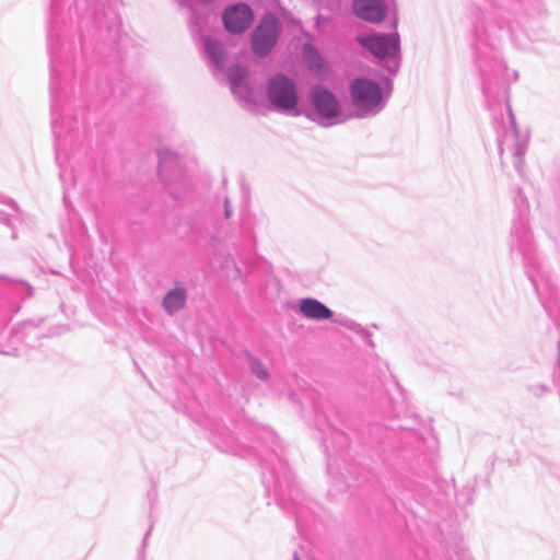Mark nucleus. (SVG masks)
I'll use <instances>...</instances> for the list:
<instances>
[{"label":"nucleus","mask_w":560,"mask_h":560,"mask_svg":"<svg viewBox=\"0 0 560 560\" xmlns=\"http://www.w3.org/2000/svg\"><path fill=\"white\" fill-rule=\"evenodd\" d=\"M279 35V23L276 16L266 15L253 35V49L256 55L264 57L273 48Z\"/></svg>","instance_id":"1"},{"label":"nucleus","mask_w":560,"mask_h":560,"mask_svg":"<svg viewBox=\"0 0 560 560\" xmlns=\"http://www.w3.org/2000/svg\"><path fill=\"white\" fill-rule=\"evenodd\" d=\"M270 102L277 107L293 108L298 103L294 83L284 75L272 78L267 88Z\"/></svg>","instance_id":"2"},{"label":"nucleus","mask_w":560,"mask_h":560,"mask_svg":"<svg viewBox=\"0 0 560 560\" xmlns=\"http://www.w3.org/2000/svg\"><path fill=\"white\" fill-rule=\"evenodd\" d=\"M351 96L355 106L362 110L374 109L382 100L380 85L368 79H357L352 82Z\"/></svg>","instance_id":"3"},{"label":"nucleus","mask_w":560,"mask_h":560,"mask_svg":"<svg viewBox=\"0 0 560 560\" xmlns=\"http://www.w3.org/2000/svg\"><path fill=\"white\" fill-rule=\"evenodd\" d=\"M253 22V12L246 4L240 3L225 10L223 23L231 33H242L247 30Z\"/></svg>","instance_id":"4"},{"label":"nucleus","mask_w":560,"mask_h":560,"mask_svg":"<svg viewBox=\"0 0 560 560\" xmlns=\"http://www.w3.org/2000/svg\"><path fill=\"white\" fill-rule=\"evenodd\" d=\"M312 102L317 113L324 118H335L340 113V105L335 95L323 86L312 91Z\"/></svg>","instance_id":"5"},{"label":"nucleus","mask_w":560,"mask_h":560,"mask_svg":"<svg viewBox=\"0 0 560 560\" xmlns=\"http://www.w3.org/2000/svg\"><path fill=\"white\" fill-rule=\"evenodd\" d=\"M358 42L378 58L394 55L398 48L396 38L386 35L358 36Z\"/></svg>","instance_id":"6"},{"label":"nucleus","mask_w":560,"mask_h":560,"mask_svg":"<svg viewBox=\"0 0 560 560\" xmlns=\"http://www.w3.org/2000/svg\"><path fill=\"white\" fill-rule=\"evenodd\" d=\"M353 10L359 18L374 23L381 22L385 16L382 0H355Z\"/></svg>","instance_id":"7"},{"label":"nucleus","mask_w":560,"mask_h":560,"mask_svg":"<svg viewBox=\"0 0 560 560\" xmlns=\"http://www.w3.org/2000/svg\"><path fill=\"white\" fill-rule=\"evenodd\" d=\"M301 313L312 319H328L332 316V312L323 303L315 299H303L300 302Z\"/></svg>","instance_id":"8"},{"label":"nucleus","mask_w":560,"mask_h":560,"mask_svg":"<svg viewBox=\"0 0 560 560\" xmlns=\"http://www.w3.org/2000/svg\"><path fill=\"white\" fill-rule=\"evenodd\" d=\"M186 301V292L183 289H173L170 291L164 300L163 306L168 314H173L174 312L184 307Z\"/></svg>","instance_id":"9"},{"label":"nucleus","mask_w":560,"mask_h":560,"mask_svg":"<svg viewBox=\"0 0 560 560\" xmlns=\"http://www.w3.org/2000/svg\"><path fill=\"white\" fill-rule=\"evenodd\" d=\"M304 59L308 68L312 70H320L325 66L320 55L310 45L304 46Z\"/></svg>","instance_id":"10"},{"label":"nucleus","mask_w":560,"mask_h":560,"mask_svg":"<svg viewBox=\"0 0 560 560\" xmlns=\"http://www.w3.org/2000/svg\"><path fill=\"white\" fill-rule=\"evenodd\" d=\"M205 47L215 65H221L224 60V54L220 44L214 39H206Z\"/></svg>","instance_id":"11"},{"label":"nucleus","mask_w":560,"mask_h":560,"mask_svg":"<svg viewBox=\"0 0 560 560\" xmlns=\"http://www.w3.org/2000/svg\"><path fill=\"white\" fill-rule=\"evenodd\" d=\"M246 77H247L246 68H244L240 65H235L229 71V79H230V82L232 85L241 84Z\"/></svg>","instance_id":"12"},{"label":"nucleus","mask_w":560,"mask_h":560,"mask_svg":"<svg viewBox=\"0 0 560 560\" xmlns=\"http://www.w3.org/2000/svg\"><path fill=\"white\" fill-rule=\"evenodd\" d=\"M250 369L252 372L259 378V380H267L268 378V371L264 363L257 359L250 360Z\"/></svg>","instance_id":"13"},{"label":"nucleus","mask_w":560,"mask_h":560,"mask_svg":"<svg viewBox=\"0 0 560 560\" xmlns=\"http://www.w3.org/2000/svg\"><path fill=\"white\" fill-rule=\"evenodd\" d=\"M225 215H226V218L231 217V209H230V207L228 205V201L225 202Z\"/></svg>","instance_id":"14"}]
</instances>
